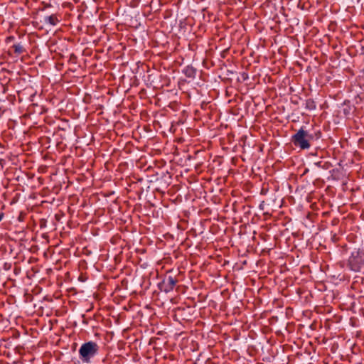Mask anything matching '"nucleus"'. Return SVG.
I'll list each match as a JSON object with an SVG mask.
<instances>
[{
  "label": "nucleus",
  "instance_id": "nucleus-1",
  "mask_svg": "<svg viewBox=\"0 0 364 364\" xmlns=\"http://www.w3.org/2000/svg\"><path fill=\"white\" fill-rule=\"evenodd\" d=\"M314 136L304 130L303 127L297 131L292 136L291 141L297 147L301 149H308L311 146L310 141L313 139Z\"/></svg>",
  "mask_w": 364,
  "mask_h": 364
},
{
  "label": "nucleus",
  "instance_id": "nucleus-2",
  "mask_svg": "<svg viewBox=\"0 0 364 364\" xmlns=\"http://www.w3.org/2000/svg\"><path fill=\"white\" fill-rule=\"evenodd\" d=\"M98 350L96 343H84L79 350L80 358L85 362L88 363L91 358L95 356Z\"/></svg>",
  "mask_w": 364,
  "mask_h": 364
},
{
  "label": "nucleus",
  "instance_id": "nucleus-3",
  "mask_svg": "<svg viewBox=\"0 0 364 364\" xmlns=\"http://www.w3.org/2000/svg\"><path fill=\"white\" fill-rule=\"evenodd\" d=\"M359 253L357 252V255L355 256L353 254L349 258V265L350 269L354 272H360L362 269V259L358 257Z\"/></svg>",
  "mask_w": 364,
  "mask_h": 364
},
{
  "label": "nucleus",
  "instance_id": "nucleus-4",
  "mask_svg": "<svg viewBox=\"0 0 364 364\" xmlns=\"http://www.w3.org/2000/svg\"><path fill=\"white\" fill-rule=\"evenodd\" d=\"M176 282H177L176 279H174L171 276H169L168 278H166L164 281V284L166 286L165 291L168 292V291L173 290V289L175 287Z\"/></svg>",
  "mask_w": 364,
  "mask_h": 364
},
{
  "label": "nucleus",
  "instance_id": "nucleus-5",
  "mask_svg": "<svg viewBox=\"0 0 364 364\" xmlns=\"http://www.w3.org/2000/svg\"><path fill=\"white\" fill-rule=\"evenodd\" d=\"M44 21L46 23H48L51 26H55L59 22V20L56 15L53 14L48 16H46Z\"/></svg>",
  "mask_w": 364,
  "mask_h": 364
},
{
  "label": "nucleus",
  "instance_id": "nucleus-6",
  "mask_svg": "<svg viewBox=\"0 0 364 364\" xmlns=\"http://www.w3.org/2000/svg\"><path fill=\"white\" fill-rule=\"evenodd\" d=\"M306 108L309 110H314L316 109V104L311 99H309L306 101Z\"/></svg>",
  "mask_w": 364,
  "mask_h": 364
},
{
  "label": "nucleus",
  "instance_id": "nucleus-7",
  "mask_svg": "<svg viewBox=\"0 0 364 364\" xmlns=\"http://www.w3.org/2000/svg\"><path fill=\"white\" fill-rule=\"evenodd\" d=\"M196 70L193 68H187L185 74L187 77H192L194 76Z\"/></svg>",
  "mask_w": 364,
  "mask_h": 364
},
{
  "label": "nucleus",
  "instance_id": "nucleus-8",
  "mask_svg": "<svg viewBox=\"0 0 364 364\" xmlns=\"http://www.w3.org/2000/svg\"><path fill=\"white\" fill-rule=\"evenodd\" d=\"M13 47H14V52L16 53L20 54V53H23V46L21 44H19V43L14 45Z\"/></svg>",
  "mask_w": 364,
  "mask_h": 364
},
{
  "label": "nucleus",
  "instance_id": "nucleus-9",
  "mask_svg": "<svg viewBox=\"0 0 364 364\" xmlns=\"http://www.w3.org/2000/svg\"><path fill=\"white\" fill-rule=\"evenodd\" d=\"M315 136H316V139H319L321 137L320 132H318L317 133H316Z\"/></svg>",
  "mask_w": 364,
  "mask_h": 364
},
{
  "label": "nucleus",
  "instance_id": "nucleus-10",
  "mask_svg": "<svg viewBox=\"0 0 364 364\" xmlns=\"http://www.w3.org/2000/svg\"><path fill=\"white\" fill-rule=\"evenodd\" d=\"M3 218H4V213H1L0 214V222L2 220Z\"/></svg>",
  "mask_w": 364,
  "mask_h": 364
},
{
  "label": "nucleus",
  "instance_id": "nucleus-11",
  "mask_svg": "<svg viewBox=\"0 0 364 364\" xmlns=\"http://www.w3.org/2000/svg\"><path fill=\"white\" fill-rule=\"evenodd\" d=\"M243 77H244L245 79H246V78H247V75L246 74H243Z\"/></svg>",
  "mask_w": 364,
  "mask_h": 364
},
{
  "label": "nucleus",
  "instance_id": "nucleus-12",
  "mask_svg": "<svg viewBox=\"0 0 364 364\" xmlns=\"http://www.w3.org/2000/svg\"><path fill=\"white\" fill-rule=\"evenodd\" d=\"M243 77H244L245 79H246V78H247V75L246 74H243Z\"/></svg>",
  "mask_w": 364,
  "mask_h": 364
}]
</instances>
